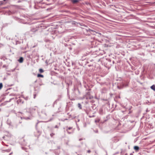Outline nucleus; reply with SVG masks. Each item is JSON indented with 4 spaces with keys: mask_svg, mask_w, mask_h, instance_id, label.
I'll return each mask as SVG.
<instances>
[{
    "mask_svg": "<svg viewBox=\"0 0 155 155\" xmlns=\"http://www.w3.org/2000/svg\"><path fill=\"white\" fill-rule=\"evenodd\" d=\"M37 77H43V76L41 74H38L37 75Z\"/></svg>",
    "mask_w": 155,
    "mask_h": 155,
    "instance_id": "39448f33",
    "label": "nucleus"
},
{
    "mask_svg": "<svg viewBox=\"0 0 155 155\" xmlns=\"http://www.w3.org/2000/svg\"><path fill=\"white\" fill-rule=\"evenodd\" d=\"M3 85L2 83H0V89H1Z\"/></svg>",
    "mask_w": 155,
    "mask_h": 155,
    "instance_id": "6e6552de",
    "label": "nucleus"
},
{
    "mask_svg": "<svg viewBox=\"0 0 155 155\" xmlns=\"http://www.w3.org/2000/svg\"><path fill=\"white\" fill-rule=\"evenodd\" d=\"M39 71L41 73H42L44 71L42 69H40L39 70Z\"/></svg>",
    "mask_w": 155,
    "mask_h": 155,
    "instance_id": "0eeeda50",
    "label": "nucleus"
},
{
    "mask_svg": "<svg viewBox=\"0 0 155 155\" xmlns=\"http://www.w3.org/2000/svg\"><path fill=\"white\" fill-rule=\"evenodd\" d=\"M134 149H135V150H138L139 149V147L138 146H135L134 147Z\"/></svg>",
    "mask_w": 155,
    "mask_h": 155,
    "instance_id": "7ed1b4c3",
    "label": "nucleus"
},
{
    "mask_svg": "<svg viewBox=\"0 0 155 155\" xmlns=\"http://www.w3.org/2000/svg\"><path fill=\"white\" fill-rule=\"evenodd\" d=\"M90 152V150H88V153Z\"/></svg>",
    "mask_w": 155,
    "mask_h": 155,
    "instance_id": "1a4fd4ad",
    "label": "nucleus"
},
{
    "mask_svg": "<svg viewBox=\"0 0 155 155\" xmlns=\"http://www.w3.org/2000/svg\"><path fill=\"white\" fill-rule=\"evenodd\" d=\"M79 0H72V2L73 3H75L78 2Z\"/></svg>",
    "mask_w": 155,
    "mask_h": 155,
    "instance_id": "20e7f679",
    "label": "nucleus"
},
{
    "mask_svg": "<svg viewBox=\"0 0 155 155\" xmlns=\"http://www.w3.org/2000/svg\"><path fill=\"white\" fill-rule=\"evenodd\" d=\"M78 107L80 109H81V104L79 103L78 104Z\"/></svg>",
    "mask_w": 155,
    "mask_h": 155,
    "instance_id": "423d86ee",
    "label": "nucleus"
},
{
    "mask_svg": "<svg viewBox=\"0 0 155 155\" xmlns=\"http://www.w3.org/2000/svg\"><path fill=\"white\" fill-rule=\"evenodd\" d=\"M150 88L153 90L155 91V85H153L150 87Z\"/></svg>",
    "mask_w": 155,
    "mask_h": 155,
    "instance_id": "f03ea898",
    "label": "nucleus"
},
{
    "mask_svg": "<svg viewBox=\"0 0 155 155\" xmlns=\"http://www.w3.org/2000/svg\"><path fill=\"white\" fill-rule=\"evenodd\" d=\"M23 58L21 57L20 59L18 60V61L20 63H22L23 61Z\"/></svg>",
    "mask_w": 155,
    "mask_h": 155,
    "instance_id": "f257e3e1",
    "label": "nucleus"
}]
</instances>
